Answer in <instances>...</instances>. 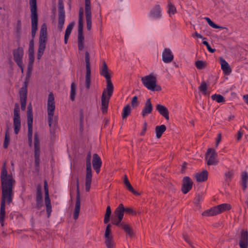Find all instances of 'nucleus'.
Returning <instances> with one entry per match:
<instances>
[{
	"instance_id": "1",
	"label": "nucleus",
	"mask_w": 248,
	"mask_h": 248,
	"mask_svg": "<svg viewBox=\"0 0 248 248\" xmlns=\"http://www.w3.org/2000/svg\"><path fill=\"white\" fill-rule=\"evenodd\" d=\"M0 179L2 194L0 217H5V202L6 201L8 204H10L12 202L14 195L13 188L16 183V181L12 175L8 173L5 163H4L1 168Z\"/></svg>"
},
{
	"instance_id": "2",
	"label": "nucleus",
	"mask_w": 248,
	"mask_h": 248,
	"mask_svg": "<svg viewBox=\"0 0 248 248\" xmlns=\"http://www.w3.org/2000/svg\"><path fill=\"white\" fill-rule=\"evenodd\" d=\"M99 73L101 76H103L106 79L107 81L106 88L104 89L102 93L111 97L113 92L114 87L110 79L111 75L108 72V68L105 61H102V64L100 67Z\"/></svg>"
},
{
	"instance_id": "3",
	"label": "nucleus",
	"mask_w": 248,
	"mask_h": 248,
	"mask_svg": "<svg viewBox=\"0 0 248 248\" xmlns=\"http://www.w3.org/2000/svg\"><path fill=\"white\" fill-rule=\"evenodd\" d=\"M55 109L54 97L53 93L51 92L48 94L47 103V118L50 133L52 132V128L55 127L57 122V119L54 118Z\"/></svg>"
},
{
	"instance_id": "4",
	"label": "nucleus",
	"mask_w": 248,
	"mask_h": 248,
	"mask_svg": "<svg viewBox=\"0 0 248 248\" xmlns=\"http://www.w3.org/2000/svg\"><path fill=\"white\" fill-rule=\"evenodd\" d=\"M30 5L31 12V36L32 39L30 42L32 40L34 44V38L35 36L38 27V15L37 13L36 0H30Z\"/></svg>"
},
{
	"instance_id": "5",
	"label": "nucleus",
	"mask_w": 248,
	"mask_h": 248,
	"mask_svg": "<svg viewBox=\"0 0 248 248\" xmlns=\"http://www.w3.org/2000/svg\"><path fill=\"white\" fill-rule=\"evenodd\" d=\"M141 80L143 85L149 90L159 92L162 89L161 87L156 84V77L152 74L142 77Z\"/></svg>"
},
{
	"instance_id": "6",
	"label": "nucleus",
	"mask_w": 248,
	"mask_h": 248,
	"mask_svg": "<svg viewBox=\"0 0 248 248\" xmlns=\"http://www.w3.org/2000/svg\"><path fill=\"white\" fill-rule=\"evenodd\" d=\"M83 16L84 10L83 7H80L79 10L78 21V50H82L84 46V37L83 35Z\"/></svg>"
},
{
	"instance_id": "7",
	"label": "nucleus",
	"mask_w": 248,
	"mask_h": 248,
	"mask_svg": "<svg viewBox=\"0 0 248 248\" xmlns=\"http://www.w3.org/2000/svg\"><path fill=\"white\" fill-rule=\"evenodd\" d=\"M91 153L89 152L87 154L86 160V174L85 177V189L87 192L90 191L92 181V171L91 167Z\"/></svg>"
},
{
	"instance_id": "8",
	"label": "nucleus",
	"mask_w": 248,
	"mask_h": 248,
	"mask_svg": "<svg viewBox=\"0 0 248 248\" xmlns=\"http://www.w3.org/2000/svg\"><path fill=\"white\" fill-rule=\"evenodd\" d=\"M47 27L45 23L41 25L39 39V47L38 51L44 52L47 40Z\"/></svg>"
},
{
	"instance_id": "9",
	"label": "nucleus",
	"mask_w": 248,
	"mask_h": 248,
	"mask_svg": "<svg viewBox=\"0 0 248 248\" xmlns=\"http://www.w3.org/2000/svg\"><path fill=\"white\" fill-rule=\"evenodd\" d=\"M114 215L112 217L111 223L116 226H119L122 223L124 215V206L122 203L120 204L114 211Z\"/></svg>"
},
{
	"instance_id": "10",
	"label": "nucleus",
	"mask_w": 248,
	"mask_h": 248,
	"mask_svg": "<svg viewBox=\"0 0 248 248\" xmlns=\"http://www.w3.org/2000/svg\"><path fill=\"white\" fill-rule=\"evenodd\" d=\"M58 29L60 31H62L64 24L65 16L63 0H58Z\"/></svg>"
},
{
	"instance_id": "11",
	"label": "nucleus",
	"mask_w": 248,
	"mask_h": 248,
	"mask_svg": "<svg viewBox=\"0 0 248 248\" xmlns=\"http://www.w3.org/2000/svg\"><path fill=\"white\" fill-rule=\"evenodd\" d=\"M85 60L86 62V76L85 86L87 90L90 88L91 85V66L90 62V54L88 51H86L85 54Z\"/></svg>"
},
{
	"instance_id": "12",
	"label": "nucleus",
	"mask_w": 248,
	"mask_h": 248,
	"mask_svg": "<svg viewBox=\"0 0 248 248\" xmlns=\"http://www.w3.org/2000/svg\"><path fill=\"white\" fill-rule=\"evenodd\" d=\"M111 225L108 224L106 227L105 232V244L107 248H114L115 246V243L111 234Z\"/></svg>"
},
{
	"instance_id": "13",
	"label": "nucleus",
	"mask_w": 248,
	"mask_h": 248,
	"mask_svg": "<svg viewBox=\"0 0 248 248\" xmlns=\"http://www.w3.org/2000/svg\"><path fill=\"white\" fill-rule=\"evenodd\" d=\"M75 180L76 182L77 186V197H76V202L75 204V207L74 213V218L75 220H77L79 216V214L80 212V193H79V182H78V176L75 177Z\"/></svg>"
},
{
	"instance_id": "14",
	"label": "nucleus",
	"mask_w": 248,
	"mask_h": 248,
	"mask_svg": "<svg viewBox=\"0 0 248 248\" xmlns=\"http://www.w3.org/2000/svg\"><path fill=\"white\" fill-rule=\"evenodd\" d=\"M85 5L87 29L88 31H90L91 30L92 25L91 0H85Z\"/></svg>"
},
{
	"instance_id": "15",
	"label": "nucleus",
	"mask_w": 248,
	"mask_h": 248,
	"mask_svg": "<svg viewBox=\"0 0 248 248\" xmlns=\"http://www.w3.org/2000/svg\"><path fill=\"white\" fill-rule=\"evenodd\" d=\"M34 163L36 167L39 166L40 164V145L38 136L37 133L34 136Z\"/></svg>"
},
{
	"instance_id": "16",
	"label": "nucleus",
	"mask_w": 248,
	"mask_h": 248,
	"mask_svg": "<svg viewBox=\"0 0 248 248\" xmlns=\"http://www.w3.org/2000/svg\"><path fill=\"white\" fill-rule=\"evenodd\" d=\"M34 50L33 48V44L32 40L29 42V46L28 48V60L29 62L28 65L27 71L31 72L33 64L34 61Z\"/></svg>"
},
{
	"instance_id": "17",
	"label": "nucleus",
	"mask_w": 248,
	"mask_h": 248,
	"mask_svg": "<svg viewBox=\"0 0 248 248\" xmlns=\"http://www.w3.org/2000/svg\"><path fill=\"white\" fill-rule=\"evenodd\" d=\"M217 156L216 151L212 148H209L206 154V159L207 160L208 165H215L218 163L216 159Z\"/></svg>"
},
{
	"instance_id": "18",
	"label": "nucleus",
	"mask_w": 248,
	"mask_h": 248,
	"mask_svg": "<svg viewBox=\"0 0 248 248\" xmlns=\"http://www.w3.org/2000/svg\"><path fill=\"white\" fill-rule=\"evenodd\" d=\"M35 202V207L39 210L43 205L42 188L41 184H38L36 187Z\"/></svg>"
},
{
	"instance_id": "19",
	"label": "nucleus",
	"mask_w": 248,
	"mask_h": 248,
	"mask_svg": "<svg viewBox=\"0 0 248 248\" xmlns=\"http://www.w3.org/2000/svg\"><path fill=\"white\" fill-rule=\"evenodd\" d=\"M14 60L17 65L21 64L23 62L24 55V50L22 47L18 46L17 48L14 49L13 51Z\"/></svg>"
},
{
	"instance_id": "20",
	"label": "nucleus",
	"mask_w": 248,
	"mask_h": 248,
	"mask_svg": "<svg viewBox=\"0 0 248 248\" xmlns=\"http://www.w3.org/2000/svg\"><path fill=\"white\" fill-rule=\"evenodd\" d=\"M193 182L191 178L188 176H185L182 180V186L181 190L184 194H186L192 188Z\"/></svg>"
},
{
	"instance_id": "21",
	"label": "nucleus",
	"mask_w": 248,
	"mask_h": 248,
	"mask_svg": "<svg viewBox=\"0 0 248 248\" xmlns=\"http://www.w3.org/2000/svg\"><path fill=\"white\" fill-rule=\"evenodd\" d=\"M239 246L241 248H248V232L246 230H242L241 231Z\"/></svg>"
},
{
	"instance_id": "22",
	"label": "nucleus",
	"mask_w": 248,
	"mask_h": 248,
	"mask_svg": "<svg viewBox=\"0 0 248 248\" xmlns=\"http://www.w3.org/2000/svg\"><path fill=\"white\" fill-rule=\"evenodd\" d=\"M92 163L93 169L98 174L100 172L102 162L101 158L98 154H94L93 155Z\"/></svg>"
},
{
	"instance_id": "23",
	"label": "nucleus",
	"mask_w": 248,
	"mask_h": 248,
	"mask_svg": "<svg viewBox=\"0 0 248 248\" xmlns=\"http://www.w3.org/2000/svg\"><path fill=\"white\" fill-rule=\"evenodd\" d=\"M173 58L171 50L169 48H165L162 52V61L165 63H170L173 61Z\"/></svg>"
},
{
	"instance_id": "24",
	"label": "nucleus",
	"mask_w": 248,
	"mask_h": 248,
	"mask_svg": "<svg viewBox=\"0 0 248 248\" xmlns=\"http://www.w3.org/2000/svg\"><path fill=\"white\" fill-rule=\"evenodd\" d=\"M149 15L150 17L154 19H158L161 17V9L159 4L155 5L152 8L149 13Z\"/></svg>"
},
{
	"instance_id": "25",
	"label": "nucleus",
	"mask_w": 248,
	"mask_h": 248,
	"mask_svg": "<svg viewBox=\"0 0 248 248\" xmlns=\"http://www.w3.org/2000/svg\"><path fill=\"white\" fill-rule=\"evenodd\" d=\"M153 106L151 101V99L148 98L146 100V102L145 103V106L143 107L141 115L144 117L148 114L152 113L153 110Z\"/></svg>"
},
{
	"instance_id": "26",
	"label": "nucleus",
	"mask_w": 248,
	"mask_h": 248,
	"mask_svg": "<svg viewBox=\"0 0 248 248\" xmlns=\"http://www.w3.org/2000/svg\"><path fill=\"white\" fill-rule=\"evenodd\" d=\"M110 98V97L105 95L104 93H102L101 96V110L103 113L107 112Z\"/></svg>"
},
{
	"instance_id": "27",
	"label": "nucleus",
	"mask_w": 248,
	"mask_h": 248,
	"mask_svg": "<svg viewBox=\"0 0 248 248\" xmlns=\"http://www.w3.org/2000/svg\"><path fill=\"white\" fill-rule=\"evenodd\" d=\"M156 109L167 120L169 119V110L166 107L161 104H157L156 106Z\"/></svg>"
},
{
	"instance_id": "28",
	"label": "nucleus",
	"mask_w": 248,
	"mask_h": 248,
	"mask_svg": "<svg viewBox=\"0 0 248 248\" xmlns=\"http://www.w3.org/2000/svg\"><path fill=\"white\" fill-rule=\"evenodd\" d=\"M220 63L224 74L226 75H230L232 72V69L229 63L222 58H220Z\"/></svg>"
},
{
	"instance_id": "29",
	"label": "nucleus",
	"mask_w": 248,
	"mask_h": 248,
	"mask_svg": "<svg viewBox=\"0 0 248 248\" xmlns=\"http://www.w3.org/2000/svg\"><path fill=\"white\" fill-rule=\"evenodd\" d=\"M28 91H19L20 101L21 103V110L24 111L26 109V102L27 99Z\"/></svg>"
},
{
	"instance_id": "30",
	"label": "nucleus",
	"mask_w": 248,
	"mask_h": 248,
	"mask_svg": "<svg viewBox=\"0 0 248 248\" xmlns=\"http://www.w3.org/2000/svg\"><path fill=\"white\" fill-rule=\"evenodd\" d=\"M117 226L123 229L130 237H132L134 235V231L132 227L125 222H123L122 223H121Z\"/></svg>"
},
{
	"instance_id": "31",
	"label": "nucleus",
	"mask_w": 248,
	"mask_h": 248,
	"mask_svg": "<svg viewBox=\"0 0 248 248\" xmlns=\"http://www.w3.org/2000/svg\"><path fill=\"white\" fill-rule=\"evenodd\" d=\"M208 174V171L206 170H204L201 172L197 173L195 177L198 182H205L207 180Z\"/></svg>"
},
{
	"instance_id": "32",
	"label": "nucleus",
	"mask_w": 248,
	"mask_h": 248,
	"mask_svg": "<svg viewBox=\"0 0 248 248\" xmlns=\"http://www.w3.org/2000/svg\"><path fill=\"white\" fill-rule=\"evenodd\" d=\"M14 132L16 134H17L20 129L21 121L20 116H14Z\"/></svg>"
},
{
	"instance_id": "33",
	"label": "nucleus",
	"mask_w": 248,
	"mask_h": 248,
	"mask_svg": "<svg viewBox=\"0 0 248 248\" xmlns=\"http://www.w3.org/2000/svg\"><path fill=\"white\" fill-rule=\"evenodd\" d=\"M217 206L211 208L210 209L204 211L202 215L203 216H213L219 214Z\"/></svg>"
},
{
	"instance_id": "34",
	"label": "nucleus",
	"mask_w": 248,
	"mask_h": 248,
	"mask_svg": "<svg viewBox=\"0 0 248 248\" xmlns=\"http://www.w3.org/2000/svg\"><path fill=\"white\" fill-rule=\"evenodd\" d=\"M44 189H45V202L46 205H51V201L49 196V191L48 185L46 180L44 181Z\"/></svg>"
},
{
	"instance_id": "35",
	"label": "nucleus",
	"mask_w": 248,
	"mask_h": 248,
	"mask_svg": "<svg viewBox=\"0 0 248 248\" xmlns=\"http://www.w3.org/2000/svg\"><path fill=\"white\" fill-rule=\"evenodd\" d=\"M124 183L127 189L132 193L134 195L138 196L140 195V193L136 191L132 187V185L130 184L128 178L126 175H125L124 179Z\"/></svg>"
},
{
	"instance_id": "36",
	"label": "nucleus",
	"mask_w": 248,
	"mask_h": 248,
	"mask_svg": "<svg viewBox=\"0 0 248 248\" xmlns=\"http://www.w3.org/2000/svg\"><path fill=\"white\" fill-rule=\"evenodd\" d=\"M166 126L162 124L159 126H156L155 128L156 137L157 139H159L161 138L163 133L166 131Z\"/></svg>"
},
{
	"instance_id": "37",
	"label": "nucleus",
	"mask_w": 248,
	"mask_h": 248,
	"mask_svg": "<svg viewBox=\"0 0 248 248\" xmlns=\"http://www.w3.org/2000/svg\"><path fill=\"white\" fill-rule=\"evenodd\" d=\"M31 77V72L30 71L27 72L26 77L25 78V81L23 82L22 87L21 88L20 90L21 91H28V85L30 80V79Z\"/></svg>"
},
{
	"instance_id": "38",
	"label": "nucleus",
	"mask_w": 248,
	"mask_h": 248,
	"mask_svg": "<svg viewBox=\"0 0 248 248\" xmlns=\"http://www.w3.org/2000/svg\"><path fill=\"white\" fill-rule=\"evenodd\" d=\"M248 181V174L246 171H243L241 174V185L243 190H245L247 187V183Z\"/></svg>"
},
{
	"instance_id": "39",
	"label": "nucleus",
	"mask_w": 248,
	"mask_h": 248,
	"mask_svg": "<svg viewBox=\"0 0 248 248\" xmlns=\"http://www.w3.org/2000/svg\"><path fill=\"white\" fill-rule=\"evenodd\" d=\"M219 214L231 209V205L228 203H223L217 205Z\"/></svg>"
},
{
	"instance_id": "40",
	"label": "nucleus",
	"mask_w": 248,
	"mask_h": 248,
	"mask_svg": "<svg viewBox=\"0 0 248 248\" xmlns=\"http://www.w3.org/2000/svg\"><path fill=\"white\" fill-rule=\"evenodd\" d=\"M131 112V109L129 104L126 105L123 108L122 113V118L124 119L126 118Z\"/></svg>"
},
{
	"instance_id": "41",
	"label": "nucleus",
	"mask_w": 248,
	"mask_h": 248,
	"mask_svg": "<svg viewBox=\"0 0 248 248\" xmlns=\"http://www.w3.org/2000/svg\"><path fill=\"white\" fill-rule=\"evenodd\" d=\"M76 84L74 82H72L71 84L70 95V98L71 100L74 101L76 95Z\"/></svg>"
},
{
	"instance_id": "42",
	"label": "nucleus",
	"mask_w": 248,
	"mask_h": 248,
	"mask_svg": "<svg viewBox=\"0 0 248 248\" xmlns=\"http://www.w3.org/2000/svg\"><path fill=\"white\" fill-rule=\"evenodd\" d=\"M111 214V208L110 206H108L106 209V211L104 219V222L105 224H107L109 221Z\"/></svg>"
},
{
	"instance_id": "43",
	"label": "nucleus",
	"mask_w": 248,
	"mask_h": 248,
	"mask_svg": "<svg viewBox=\"0 0 248 248\" xmlns=\"http://www.w3.org/2000/svg\"><path fill=\"white\" fill-rule=\"evenodd\" d=\"M27 109V122H33L32 109L31 103L28 105Z\"/></svg>"
},
{
	"instance_id": "44",
	"label": "nucleus",
	"mask_w": 248,
	"mask_h": 248,
	"mask_svg": "<svg viewBox=\"0 0 248 248\" xmlns=\"http://www.w3.org/2000/svg\"><path fill=\"white\" fill-rule=\"evenodd\" d=\"M234 175V170H230L226 171L224 173L225 180L226 182L229 183L231 182L233 178Z\"/></svg>"
},
{
	"instance_id": "45",
	"label": "nucleus",
	"mask_w": 248,
	"mask_h": 248,
	"mask_svg": "<svg viewBox=\"0 0 248 248\" xmlns=\"http://www.w3.org/2000/svg\"><path fill=\"white\" fill-rule=\"evenodd\" d=\"M213 100L216 101L217 103H223L225 101L224 97L219 94H214L211 96Z\"/></svg>"
},
{
	"instance_id": "46",
	"label": "nucleus",
	"mask_w": 248,
	"mask_h": 248,
	"mask_svg": "<svg viewBox=\"0 0 248 248\" xmlns=\"http://www.w3.org/2000/svg\"><path fill=\"white\" fill-rule=\"evenodd\" d=\"M207 63L202 60H198L195 62V65L196 68L199 70H202L205 68Z\"/></svg>"
},
{
	"instance_id": "47",
	"label": "nucleus",
	"mask_w": 248,
	"mask_h": 248,
	"mask_svg": "<svg viewBox=\"0 0 248 248\" xmlns=\"http://www.w3.org/2000/svg\"><path fill=\"white\" fill-rule=\"evenodd\" d=\"M21 23L20 20H18L16 27V35L19 40L21 37Z\"/></svg>"
},
{
	"instance_id": "48",
	"label": "nucleus",
	"mask_w": 248,
	"mask_h": 248,
	"mask_svg": "<svg viewBox=\"0 0 248 248\" xmlns=\"http://www.w3.org/2000/svg\"><path fill=\"white\" fill-rule=\"evenodd\" d=\"M168 13L170 16L171 15H174L176 12V9L170 1H168Z\"/></svg>"
},
{
	"instance_id": "49",
	"label": "nucleus",
	"mask_w": 248,
	"mask_h": 248,
	"mask_svg": "<svg viewBox=\"0 0 248 248\" xmlns=\"http://www.w3.org/2000/svg\"><path fill=\"white\" fill-rule=\"evenodd\" d=\"M207 88V85L204 81L202 82L200 86L199 87L200 91L204 95L206 94Z\"/></svg>"
},
{
	"instance_id": "50",
	"label": "nucleus",
	"mask_w": 248,
	"mask_h": 248,
	"mask_svg": "<svg viewBox=\"0 0 248 248\" xmlns=\"http://www.w3.org/2000/svg\"><path fill=\"white\" fill-rule=\"evenodd\" d=\"M74 25H75L74 21H72L68 24V25L67 26V27L66 29V31L65 32V35H66V36L70 35V34L72 32V31L74 28Z\"/></svg>"
},
{
	"instance_id": "51",
	"label": "nucleus",
	"mask_w": 248,
	"mask_h": 248,
	"mask_svg": "<svg viewBox=\"0 0 248 248\" xmlns=\"http://www.w3.org/2000/svg\"><path fill=\"white\" fill-rule=\"evenodd\" d=\"M206 21L207 22L208 24L212 28L214 29H224L223 27L219 26L217 24H216L214 22H213L209 17H206L204 18Z\"/></svg>"
},
{
	"instance_id": "52",
	"label": "nucleus",
	"mask_w": 248,
	"mask_h": 248,
	"mask_svg": "<svg viewBox=\"0 0 248 248\" xmlns=\"http://www.w3.org/2000/svg\"><path fill=\"white\" fill-rule=\"evenodd\" d=\"M10 136L9 134L8 130L7 129L5 132L4 141V143H3V148H4L6 149L8 147L9 143L10 142Z\"/></svg>"
},
{
	"instance_id": "53",
	"label": "nucleus",
	"mask_w": 248,
	"mask_h": 248,
	"mask_svg": "<svg viewBox=\"0 0 248 248\" xmlns=\"http://www.w3.org/2000/svg\"><path fill=\"white\" fill-rule=\"evenodd\" d=\"M32 123L31 122H28V139H31V137H32Z\"/></svg>"
},
{
	"instance_id": "54",
	"label": "nucleus",
	"mask_w": 248,
	"mask_h": 248,
	"mask_svg": "<svg viewBox=\"0 0 248 248\" xmlns=\"http://www.w3.org/2000/svg\"><path fill=\"white\" fill-rule=\"evenodd\" d=\"M19 112H20V108H19V104L18 103H16L15 104V108H14V116L17 117V116H20Z\"/></svg>"
},
{
	"instance_id": "55",
	"label": "nucleus",
	"mask_w": 248,
	"mask_h": 248,
	"mask_svg": "<svg viewBox=\"0 0 248 248\" xmlns=\"http://www.w3.org/2000/svg\"><path fill=\"white\" fill-rule=\"evenodd\" d=\"M131 105L133 108L137 107L139 105L138 97L137 96H135L133 97L131 100Z\"/></svg>"
},
{
	"instance_id": "56",
	"label": "nucleus",
	"mask_w": 248,
	"mask_h": 248,
	"mask_svg": "<svg viewBox=\"0 0 248 248\" xmlns=\"http://www.w3.org/2000/svg\"><path fill=\"white\" fill-rule=\"evenodd\" d=\"M184 239L188 244H189L192 248H194V247L192 245V243L190 241L189 237L186 235H184L183 236Z\"/></svg>"
},
{
	"instance_id": "57",
	"label": "nucleus",
	"mask_w": 248,
	"mask_h": 248,
	"mask_svg": "<svg viewBox=\"0 0 248 248\" xmlns=\"http://www.w3.org/2000/svg\"><path fill=\"white\" fill-rule=\"evenodd\" d=\"M46 210L47 214L48 217L50 215L51 212L52 211L51 210V205H46Z\"/></svg>"
},
{
	"instance_id": "58",
	"label": "nucleus",
	"mask_w": 248,
	"mask_h": 248,
	"mask_svg": "<svg viewBox=\"0 0 248 248\" xmlns=\"http://www.w3.org/2000/svg\"><path fill=\"white\" fill-rule=\"evenodd\" d=\"M147 123L145 122L143 124V129H142V131L140 133V135H141V136L144 135L145 133L147 130Z\"/></svg>"
},
{
	"instance_id": "59",
	"label": "nucleus",
	"mask_w": 248,
	"mask_h": 248,
	"mask_svg": "<svg viewBox=\"0 0 248 248\" xmlns=\"http://www.w3.org/2000/svg\"><path fill=\"white\" fill-rule=\"evenodd\" d=\"M221 139V134L219 133L217 135V137L216 140V147L218 146L219 143L220 142Z\"/></svg>"
},
{
	"instance_id": "60",
	"label": "nucleus",
	"mask_w": 248,
	"mask_h": 248,
	"mask_svg": "<svg viewBox=\"0 0 248 248\" xmlns=\"http://www.w3.org/2000/svg\"><path fill=\"white\" fill-rule=\"evenodd\" d=\"M124 212L125 213L129 214H133L134 213L133 209L131 208H124Z\"/></svg>"
},
{
	"instance_id": "61",
	"label": "nucleus",
	"mask_w": 248,
	"mask_h": 248,
	"mask_svg": "<svg viewBox=\"0 0 248 248\" xmlns=\"http://www.w3.org/2000/svg\"><path fill=\"white\" fill-rule=\"evenodd\" d=\"M192 36L193 37H196L198 38H201V39H205V38L203 37L202 35L198 33L197 32H195V34L192 35Z\"/></svg>"
},
{
	"instance_id": "62",
	"label": "nucleus",
	"mask_w": 248,
	"mask_h": 248,
	"mask_svg": "<svg viewBox=\"0 0 248 248\" xmlns=\"http://www.w3.org/2000/svg\"><path fill=\"white\" fill-rule=\"evenodd\" d=\"M242 135L243 133L240 130H239L237 133V140L239 141L241 140Z\"/></svg>"
},
{
	"instance_id": "63",
	"label": "nucleus",
	"mask_w": 248,
	"mask_h": 248,
	"mask_svg": "<svg viewBox=\"0 0 248 248\" xmlns=\"http://www.w3.org/2000/svg\"><path fill=\"white\" fill-rule=\"evenodd\" d=\"M207 48L208 49V50L211 52V53H214L216 51V49H214V48H211V47L210 46V45H209L207 46Z\"/></svg>"
},
{
	"instance_id": "64",
	"label": "nucleus",
	"mask_w": 248,
	"mask_h": 248,
	"mask_svg": "<svg viewBox=\"0 0 248 248\" xmlns=\"http://www.w3.org/2000/svg\"><path fill=\"white\" fill-rule=\"evenodd\" d=\"M243 99L245 103L248 105V94H246L243 96Z\"/></svg>"
}]
</instances>
